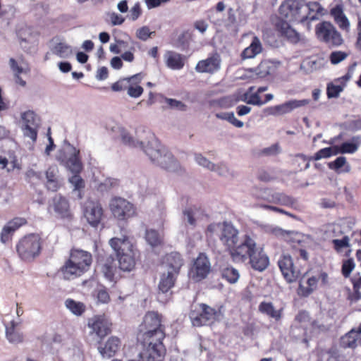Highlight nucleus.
I'll use <instances>...</instances> for the list:
<instances>
[{
    "instance_id": "f257e3e1",
    "label": "nucleus",
    "mask_w": 361,
    "mask_h": 361,
    "mask_svg": "<svg viewBox=\"0 0 361 361\" xmlns=\"http://www.w3.org/2000/svg\"><path fill=\"white\" fill-rule=\"evenodd\" d=\"M166 337L164 330H158L154 332L145 331L137 335L138 343L142 345L139 353L142 361H164L166 348L164 344Z\"/></svg>"
},
{
    "instance_id": "f03ea898",
    "label": "nucleus",
    "mask_w": 361,
    "mask_h": 361,
    "mask_svg": "<svg viewBox=\"0 0 361 361\" xmlns=\"http://www.w3.org/2000/svg\"><path fill=\"white\" fill-rule=\"evenodd\" d=\"M92 263V255L90 252L72 248L68 259L61 267L60 271L66 280H73L82 276L88 271Z\"/></svg>"
},
{
    "instance_id": "7ed1b4c3",
    "label": "nucleus",
    "mask_w": 361,
    "mask_h": 361,
    "mask_svg": "<svg viewBox=\"0 0 361 361\" xmlns=\"http://www.w3.org/2000/svg\"><path fill=\"white\" fill-rule=\"evenodd\" d=\"M238 231L227 223V246L231 259L235 262H245L257 244L247 235L243 242L238 244Z\"/></svg>"
},
{
    "instance_id": "20e7f679",
    "label": "nucleus",
    "mask_w": 361,
    "mask_h": 361,
    "mask_svg": "<svg viewBox=\"0 0 361 361\" xmlns=\"http://www.w3.org/2000/svg\"><path fill=\"white\" fill-rule=\"evenodd\" d=\"M109 244L116 252L120 269L125 271L133 270L135 266V251L128 237L113 238Z\"/></svg>"
},
{
    "instance_id": "39448f33",
    "label": "nucleus",
    "mask_w": 361,
    "mask_h": 361,
    "mask_svg": "<svg viewBox=\"0 0 361 361\" xmlns=\"http://www.w3.org/2000/svg\"><path fill=\"white\" fill-rule=\"evenodd\" d=\"M42 244V239L39 235L30 233L19 240L16 245V249L21 260L30 262L41 254Z\"/></svg>"
},
{
    "instance_id": "423d86ee",
    "label": "nucleus",
    "mask_w": 361,
    "mask_h": 361,
    "mask_svg": "<svg viewBox=\"0 0 361 361\" xmlns=\"http://www.w3.org/2000/svg\"><path fill=\"white\" fill-rule=\"evenodd\" d=\"M144 151L152 162L157 163L163 169L171 170L177 165L173 155L156 139L149 141L145 147Z\"/></svg>"
},
{
    "instance_id": "0eeeda50",
    "label": "nucleus",
    "mask_w": 361,
    "mask_h": 361,
    "mask_svg": "<svg viewBox=\"0 0 361 361\" xmlns=\"http://www.w3.org/2000/svg\"><path fill=\"white\" fill-rule=\"evenodd\" d=\"M192 325L201 326L207 325L219 317V312L209 306L201 303L193 305L189 314Z\"/></svg>"
},
{
    "instance_id": "6e6552de",
    "label": "nucleus",
    "mask_w": 361,
    "mask_h": 361,
    "mask_svg": "<svg viewBox=\"0 0 361 361\" xmlns=\"http://www.w3.org/2000/svg\"><path fill=\"white\" fill-rule=\"evenodd\" d=\"M109 209L114 218L119 221H126L136 215L134 204L121 197H114L111 199Z\"/></svg>"
},
{
    "instance_id": "1a4fd4ad",
    "label": "nucleus",
    "mask_w": 361,
    "mask_h": 361,
    "mask_svg": "<svg viewBox=\"0 0 361 361\" xmlns=\"http://www.w3.org/2000/svg\"><path fill=\"white\" fill-rule=\"evenodd\" d=\"M315 33L320 41L330 46H340L343 41L341 35L330 22L323 21L317 24Z\"/></svg>"
},
{
    "instance_id": "9d476101",
    "label": "nucleus",
    "mask_w": 361,
    "mask_h": 361,
    "mask_svg": "<svg viewBox=\"0 0 361 361\" xmlns=\"http://www.w3.org/2000/svg\"><path fill=\"white\" fill-rule=\"evenodd\" d=\"M278 265L281 274L288 283L296 281L302 274L304 268L296 261L293 262L290 255H282L279 259Z\"/></svg>"
},
{
    "instance_id": "9b49d317",
    "label": "nucleus",
    "mask_w": 361,
    "mask_h": 361,
    "mask_svg": "<svg viewBox=\"0 0 361 361\" xmlns=\"http://www.w3.org/2000/svg\"><path fill=\"white\" fill-rule=\"evenodd\" d=\"M87 326L90 329V334H94L99 340H102L110 334L112 331V323L105 315H94L90 318Z\"/></svg>"
},
{
    "instance_id": "f8f14e48",
    "label": "nucleus",
    "mask_w": 361,
    "mask_h": 361,
    "mask_svg": "<svg viewBox=\"0 0 361 361\" xmlns=\"http://www.w3.org/2000/svg\"><path fill=\"white\" fill-rule=\"evenodd\" d=\"M211 271V264L204 253H200L189 271L190 277L195 282L204 279Z\"/></svg>"
},
{
    "instance_id": "ddd939ff",
    "label": "nucleus",
    "mask_w": 361,
    "mask_h": 361,
    "mask_svg": "<svg viewBox=\"0 0 361 361\" xmlns=\"http://www.w3.org/2000/svg\"><path fill=\"white\" fill-rule=\"evenodd\" d=\"M83 215L92 227L97 228L104 219V209L99 202L88 200L85 204Z\"/></svg>"
},
{
    "instance_id": "4468645a",
    "label": "nucleus",
    "mask_w": 361,
    "mask_h": 361,
    "mask_svg": "<svg viewBox=\"0 0 361 361\" xmlns=\"http://www.w3.org/2000/svg\"><path fill=\"white\" fill-rule=\"evenodd\" d=\"M302 5L297 0H286L279 7L280 15L289 21L299 20L304 22L303 16H300Z\"/></svg>"
},
{
    "instance_id": "2eb2a0df",
    "label": "nucleus",
    "mask_w": 361,
    "mask_h": 361,
    "mask_svg": "<svg viewBox=\"0 0 361 361\" xmlns=\"http://www.w3.org/2000/svg\"><path fill=\"white\" fill-rule=\"evenodd\" d=\"M274 28L280 37L285 39L291 44H296L301 39L300 33L293 28L286 20H277Z\"/></svg>"
},
{
    "instance_id": "dca6fc26",
    "label": "nucleus",
    "mask_w": 361,
    "mask_h": 361,
    "mask_svg": "<svg viewBox=\"0 0 361 361\" xmlns=\"http://www.w3.org/2000/svg\"><path fill=\"white\" fill-rule=\"evenodd\" d=\"M158 330L165 331V326L162 324V315L154 311L147 312L143 318L139 333L145 331L154 332Z\"/></svg>"
},
{
    "instance_id": "f3484780",
    "label": "nucleus",
    "mask_w": 361,
    "mask_h": 361,
    "mask_svg": "<svg viewBox=\"0 0 361 361\" xmlns=\"http://www.w3.org/2000/svg\"><path fill=\"white\" fill-rule=\"evenodd\" d=\"M247 259H249L251 267L255 271H263L269 265V257L263 248L258 247L257 245Z\"/></svg>"
},
{
    "instance_id": "a211bd4d",
    "label": "nucleus",
    "mask_w": 361,
    "mask_h": 361,
    "mask_svg": "<svg viewBox=\"0 0 361 361\" xmlns=\"http://www.w3.org/2000/svg\"><path fill=\"white\" fill-rule=\"evenodd\" d=\"M121 345V339L117 336H111L105 342L102 340L98 341L97 350L103 357L110 358L119 350Z\"/></svg>"
},
{
    "instance_id": "6ab92c4d",
    "label": "nucleus",
    "mask_w": 361,
    "mask_h": 361,
    "mask_svg": "<svg viewBox=\"0 0 361 361\" xmlns=\"http://www.w3.org/2000/svg\"><path fill=\"white\" fill-rule=\"evenodd\" d=\"M310 100L304 99L300 100L291 99L281 104L276 105L269 108V114L277 116H282L291 112L295 109L308 105Z\"/></svg>"
},
{
    "instance_id": "aec40b11",
    "label": "nucleus",
    "mask_w": 361,
    "mask_h": 361,
    "mask_svg": "<svg viewBox=\"0 0 361 361\" xmlns=\"http://www.w3.org/2000/svg\"><path fill=\"white\" fill-rule=\"evenodd\" d=\"M49 207L53 209L57 216L61 219H71L73 215L70 210L68 200L61 195H56L51 200Z\"/></svg>"
},
{
    "instance_id": "412c9836",
    "label": "nucleus",
    "mask_w": 361,
    "mask_h": 361,
    "mask_svg": "<svg viewBox=\"0 0 361 361\" xmlns=\"http://www.w3.org/2000/svg\"><path fill=\"white\" fill-rule=\"evenodd\" d=\"M221 58L215 53L204 60L200 61L195 67V70L199 73H213L220 68Z\"/></svg>"
},
{
    "instance_id": "4be33fe9",
    "label": "nucleus",
    "mask_w": 361,
    "mask_h": 361,
    "mask_svg": "<svg viewBox=\"0 0 361 361\" xmlns=\"http://www.w3.org/2000/svg\"><path fill=\"white\" fill-rule=\"evenodd\" d=\"M255 87H250L242 95L241 100L247 104L262 106L264 104L260 97V94L268 90L267 86H262L255 91Z\"/></svg>"
},
{
    "instance_id": "5701e85b",
    "label": "nucleus",
    "mask_w": 361,
    "mask_h": 361,
    "mask_svg": "<svg viewBox=\"0 0 361 361\" xmlns=\"http://www.w3.org/2000/svg\"><path fill=\"white\" fill-rule=\"evenodd\" d=\"M59 173V169L56 166H51L46 171L45 186L48 190L56 192L62 187L63 183Z\"/></svg>"
},
{
    "instance_id": "b1692460",
    "label": "nucleus",
    "mask_w": 361,
    "mask_h": 361,
    "mask_svg": "<svg viewBox=\"0 0 361 361\" xmlns=\"http://www.w3.org/2000/svg\"><path fill=\"white\" fill-rule=\"evenodd\" d=\"M258 311L269 319H274L276 322H280L283 314V308L276 309L271 302L267 301H262L259 303Z\"/></svg>"
},
{
    "instance_id": "393cba45",
    "label": "nucleus",
    "mask_w": 361,
    "mask_h": 361,
    "mask_svg": "<svg viewBox=\"0 0 361 361\" xmlns=\"http://www.w3.org/2000/svg\"><path fill=\"white\" fill-rule=\"evenodd\" d=\"M165 63L172 70H180L184 67L185 57L177 52L168 51L165 54Z\"/></svg>"
},
{
    "instance_id": "a878e982",
    "label": "nucleus",
    "mask_w": 361,
    "mask_h": 361,
    "mask_svg": "<svg viewBox=\"0 0 361 361\" xmlns=\"http://www.w3.org/2000/svg\"><path fill=\"white\" fill-rule=\"evenodd\" d=\"M165 263L168 267V271L173 274H179L180 269L183 264V259L178 252H171L165 257Z\"/></svg>"
},
{
    "instance_id": "bb28decb",
    "label": "nucleus",
    "mask_w": 361,
    "mask_h": 361,
    "mask_svg": "<svg viewBox=\"0 0 361 361\" xmlns=\"http://www.w3.org/2000/svg\"><path fill=\"white\" fill-rule=\"evenodd\" d=\"M263 48L260 39L258 37L254 36L250 46L242 51L241 57L243 59H252L260 54Z\"/></svg>"
},
{
    "instance_id": "cd10ccee",
    "label": "nucleus",
    "mask_w": 361,
    "mask_h": 361,
    "mask_svg": "<svg viewBox=\"0 0 361 361\" xmlns=\"http://www.w3.org/2000/svg\"><path fill=\"white\" fill-rule=\"evenodd\" d=\"M63 164L72 173H80L82 164L80 159V151L74 149V152L64 161Z\"/></svg>"
},
{
    "instance_id": "c85d7f7f",
    "label": "nucleus",
    "mask_w": 361,
    "mask_h": 361,
    "mask_svg": "<svg viewBox=\"0 0 361 361\" xmlns=\"http://www.w3.org/2000/svg\"><path fill=\"white\" fill-rule=\"evenodd\" d=\"M178 274L167 271V273H164L160 278V281L158 285L159 291L162 293H168L175 285Z\"/></svg>"
},
{
    "instance_id": "c756f323",
    "label": "nucleus",
    "mask_w": 361,
    "mask_h": 361,
    "mask_svg": "<svg viewBox=\"0 0 361 361\" xmlns=\"http://www.w3.org/2000/svg\"><path fill=\"white\" fill-rule=\"evenodd\" d=\"M9 65L13 73L15 82L20 86H25L26 82L22 79L20 75L27 73L29 71V68L19 64L13 58L10 59Z\"/></svg>"
},
{
    "instance_id": "7c9ffc66",
    "label": "nucleus",
    "mask_w": 361,
    "mask_h": 361,
    "mask_svg": "<svg viewBox=\"0 0 361 361\" xmlns=\"http://www.w3.org/2000/svg\"><path fill=\"white\" fill-rule=\"evenodd\" d=\"M116 269L114 257L111 256L107 257L101 268L104 277L109 281H113L114 280Z\"/></svg>"
},
{
    "instance_id": "2f4dec72",
    "label": "nucleus",
    "mask_w": 361,
    "mask_h": 361,
    "mask_svg": "<svg viewBox=\"0 0 361 361\" xmlns=\"http://www.w3.org/2000/svg\"><path fill=\"white\" fill-rule=\"evenodd\" d=\"M17 324L14 321H11L8 326H6V338L11 343H19L23 340V334L16 329Z\"/></svg>"
},
{
    "instance_id": "473e14b6",
    "label": "nucleus",
    "mask_w": 361,
    "mask_h": 361,
    "mask_svg": "<svg viewBox=\"0 0 361 361\" xmlns=\"http://www.w3.org/2000/svg\"><path fill=\"white\" fill-rule=\"evenodd\" d=\"M206 234L210 238L216 235L219 239L223 240L226 238V221L211 224L207 227Z\"/></svg>"
},
{
    "instance_id": "72a5a7b5",
    "label": "nucleus",
    "mask_w": 361,
    "mask_h": 361,
    "mask_svg": "<svg viewBox=\"0 0 361 361\" xmlns=\"http://www.w3.org/2000/svg\"><path fill=\"white\" fill-rule=\"evenodd\" d=\"M306 7L308 9V13L306 16H303L304 21L318 19L319 16L323 14V8L318 2L310 1L307 4Z\"/></svg>"
},
{
    "instance_id": "f704fd0d",
    "label": "nucleus",
    "mask_w": 361,
    "mask_h": 361,
    "mask_svg": "<svg viewBox=\"0 0 361 361\" xmlns=\"http://www.w3.org/2000/svg\"><path fill=\"white\" fill-rule=\"evenodd\" d=\"M65 305L73 314L81 316L86 310L85 305L82 302H78L71 298L65 301Z\"/></svg>"
},
{
    "instance_id": "c9c22d12",
    "label": "nucleus",
    "mask_w": 361,
    "mask_h": 361,
    "mask_svg": "<svg viewBox=\"0 0 361 361\" xmlns=\"http://www.w3.org/2000/svg\"><path fill=\"white\" fill-rule=\"evenodd\" d=\"M52 52L60 58H68L73 54L71 47L63 42L57 43L52 49Z\"/></svg>"
},
{
    "instance_id": "e433bc0d",
    "label": "nucleus",
    "mask_w": 361,
    "mask_h": 361,
    "mask_svg": "<svg viewBox=\"0 0 361 361\" xmlns=\"http://www.w3.org/2000/svg\"><path fill=\"white\" fill-rule=\"evenodd\" d=\"M317 283L318 279L316 276L310 277L307 281V287L299 285V293L304 297H307L317 288Z\"/></svg>"
},
{
    "instance_id": "4c0bfd02",
    "label": "nucleus",
    "mask_w": 361,
    "mask_h": 361,
    "mask_svg": "<svg viewBox=\"0 0 361 361\" xmlns=\"http://www.w3.org/2000/svg\"><path fill=\"white\" fill-rule=\"evenodd\" d=\"M140 79H141V78H140V74L134 75L128 78H123L122 80H120L114 82L111 85V89H112V90L116 91V92L126 90V89H127V85L131 81L138 80V82H139L140 81Z\"/></svg>"
},
{
    "instance_id": "58836bf2",
    "label": "nucleus",
    "mask_w": 361,
    "mask_h": 361,
    "mask_svg": "<svg viewBox=\"0 0 361 361\" xmlns=\"http://www.w3.org/2000/svg\"><path fill=\"white\" fill-rule=\"evenodd\" d=\"M145 239L152 247H157L162 243V238L160 234L154 229H147L146 231Z\"/></svg>"
},
{
    "instance_id": "ea45409f",
    "label": "nucleus",
    "mask_w": 361,
    "mask_h": 361,
    "mask_svg": "<svg viewBox=\"0 0 361 361\" xmlns=\"http://www.w3.org/2000/svg\"><path fill=\"white\" fill-rule=\"evenodd\" d=\"M355 332L354 330L350 331V332L345 334L341 338V346L347 348H354L357 345V337L355 335Z\"/></svg>"
},
{
    "instance_id": "a19ab883",
    "label": "nucleus",
    "mask_w": 361,
    "mask_h": 361,
    "mask_svg": "<svg viewBox=\"0 0 361 361\" xmlns=\"http://www.w3.org/2000/svg\"><path fill=\"white\" fill-rule=\"evenodd\" d=\"M335 146V154H353L358 149V145L353 142H343L341 145Z\"/></svg>"
},
{
    "instance_id": "79ce46f5",
    "label": "nucleus",
    "mask_w": 361,
    "mask_h": 361,
    "mask_svg": "<svg viewBox=\"0 0 361 361\" xmlns=\"http://www.w3.org/2000/svg\"><path fill=\"white\" fill-rule=\"evenodd\" d=\"M335 152V146L329 147H325L323 149H319L318 152H317L314 156H312L309 157V161H318L321 159H326L329 158L333 155H336Z\"/></svg>"
},
{
    "instance_id": "37998d69",
    "label": "nucleus",
    "mask_w": 361,
    "mask_h": 361,
    "mask_svg": "<svg viewBox=\"0 0 361 361\" xmlns=\"http://www.w3.org/2000/svg\"><path fill=\"white\" fill-rule=\"evenodd\" d=\"M293 255L295 258V261L305 267L307 265L309 261L308 252L305 249H295L293 252Z\"/></svg>"
},
{
    "instance_id": "c03bdc74",
    "label": "nucleus",
    "mask_w": 361,
    "mask_h": 361,
    "mask_svg": "<svg viewBox=\"0 0 361 361\" xmlns=\"http://www.w3.org/2000/svg\"><path fill=\"white\" fill-rule=\"evenodd\" d=\"M195 161L199 165L204 168H207L210 171H217L219 169V166L212 164L206 157H203L201 154H195Z\"/></svg>"
},
{
    "instance_id": "a18cd8bd",
    "label": "nucleus",
    "mask_w": 361,
    "mask_h": 361,
    "mask_svg": "<svg viewBox=\"0 0 361 361\" xmlns=\"http://www.w3.org/2000/svg\"><path fill=\"white\" fill-rule=\"evenodd\" d=\"M25 179L30 184H37L42 179V173L39 171L30 169L25 173Z\"/></svg>"
},
{
    "instance_id": "49530a36",
    "label": "nucleus",
    "mask_w": 361,
    "mask_h": 361,
    "mask_svg": "<svg viewBox=\"0 0 361 361\" xmlns=\"http://www.w3.org/2000/svg\"><path fill=\"white\" fill-rule=\"evenodd\" d=\"M343 90V87L340 85H334L333 82H330L327 85L326 94L327 97L337 98L340 93Z\"/></svg>"
},
{
    "instance_id": "de8ad7c7",
    "label": "nucleus",
    "mask_w": 361,
    "mask_h": 361,
    "mask_svg": "<svg viewBox=\"0 0 361 361\" xmlns=\"http://www.w3.org/2000/svg\"><path fill=\"white\" fill-rule=\"evenodd\" d=\"M22 119L25 126H38L37 115L32 111L24 112L22 115Z\"/></svg>"
},
{
    "instance_id": "09e8293b",
    "label": "nucleus",
    "mask_w": 361,
    "mask_h": 361,
    "mask_svg": "<svg viewBox=\"0 0 361 361\" xmlns=\"http://www.w3.org/2000/svg\"><path fill=\"white\" fill-rule=\"evenodd\" d=\"M133 82L131 81L127 85V92L131 97L137 98L142 95L144 90L140 85L133 84Z\"/></svg>"
},
{
    "instance_id": "8fccbe9b",
    "label": "nucleus",
    "mask_w": 361,
    "mask_h": 361,
    "mask_svg": "<svg viewBox=\"0 0 361 361\" xmlns=\"http://www.w3.org/2000/svg\"><path fill=\"white\" fill-rule=\"evenodd\" d=\"M355 264L352 258L344 260L341 267V273L345 278L350 276L351 272L354 269Z\"/></svg>"
},
{
    "instance_id": "3c124183",
    "label": "nucleus",
    "mask_w": 361,
    "mask_h": 361,
    "mask_svg": "<svg viewBox=\"0 0 361 361\" xmlns=\"http://www.w3.org/2000/svg\"><path fill=\"white\" fill-rule=\"evenodd\" d=\"M348 54L342 51H332L329 55V60L331 64L336 65L345 60Z\"/></svg>"
},
{
    "instance_id": "603ef678",
    "label": "nucleus",
    "mask_w": 361,
    "mask_h": 361,
    "mask_svg": "<svg viewBox=\"0 0 361 361\" xmlns=\"http://www.w3.org/2000/svg\"><path fill=\"white\" fill-rule=\"evenodd\" d=\"M350 239L348 236L345 235L341 239H334L332 243L334 248L336 252H340L343 247H350Z\"/></svg>"
},
{
    "instance_id": "864d4df0",
    "label": "nucleus",
    "mask_w": 361,
    "mask_h": 361,
    "mask_svg": "<svg viewBox=\"0 0 361 361\" xmlns=\"http://www.w3.org/2000/svg\"><path fill=\"white\" fill-rule=\"evenodd\" d=\"M69 182L74 186L75 190H80L85 186V181L80 176V173H73L69 178Z\"/></svg>"
},
{
    "instance_id": "5fc2aeb1",
    "label": "nucleus",
    "mask_w": 361,
    "mask_h": 361,
    "mask_svg": "<svg viewBox=\"0 0 361 361\" xmlns=\"http://www.w3.org/2000/svg\"><path fill=\"white\" fill-rule=\"evenodd\" d=\"M154 32H151L149 27L142 26L137 30L136 31V37L142 41H146L149 37H151L152 35L154 34Z\"/></svg>"
},
{
    "instance_id": "6e6d98bb",
    "label": "nucleus",
    "mask_w": 361,
    "mask_h": 361,
    "mask_svg": "<svg viewBox=\"0 0 361 361\" xmlns=\"http://www.w3.org/2000/svg\"><path fill=\"white\" fill-rule=\"evenodd\" d=\"M95 296L101 303H108L110 301L109 294L105 288L97 289L95 291Z\"/></svg>"
},
{
    "instance_id": "4d7b16f0",
    "label": "nucleus",
    "mask_w": 361,
    "mask_h": 361,
    "mask_svg": "<svg viewBox=\"0 0 361 361\" xmlns=\"http://www.w3.org/2000/svg\"><path fill=\"white\" fill-rule=\"evenodd\" d=\"M165 102L171 109H176L180 111L186 110V105L180 101H178L175 99L166 98Z\"/></svg>"
},
{
    "instance_id": "13d9d810",
    "label": "nucleus",
    "mask_w": 361,
    "mask_h": 361,
    "mask_svg": "<svg viewBox=\"0 0 361 361\" xmlns=\"http://www.w3.org/2000/svg\"><path fill=\"white\" fill-rule=\"evenodd\" d=\"M346 164L345 157H338L334 161L329 162L328 166L330 169L338 171Z\"/></svg>"
},
{
    "instance_id": "bf43d9fd",
    "label": "nucleus",
    "mask_w": 361,
    "mask_h": 361,
    "mask_svg": "<svg viewBox=\"0 0 361 361\" xmlns=\"http://www.w3.org/2000/svg\"><path fill=\"white\" fill-rule=\"evenodd\" d=\"M38 126H25L23 128L24 135L35 141L37 137Z\"/></svg>"
},
{
    "instance_id": "052dcab7",
    "label": "nucleus",
    "mask_w": 361,
    "mask_h": 361,
    "mask_svg": "<svg viewBox=\"0 0 361 361\" xmlns=\"http://www.w3.org/2000/svg\"><path fill=\"white\" fill-rule=\"evenodd\" d=\"M334 22L338 25L339 28L345 32L350 31V24L349 20L346 17V16H343V17L338 18L334 20Z\"/></svg>"
},
{
    "instance_id": "680f3d73",
    "label": "nucleus",
    "mask_w": 361,
    "mask_h": 361,
    "mask_svg": "<svg viewBox=\"0 0 361 361\" xmlns=\"http://www.w3.org/2000/svg\"><path fill=\"white\" fill-rule=\"evenodd\" d=\"M238 271L233 267H227V281L231 283H235L239 279Z\"/></svg>"
},
{
    "instance_id": "e2e57ef3",
    "label": "nucleus",
    "mask_w": 361,
    "mask_h": 361,
    "mask_svg": "<svg viewBox=\"0 0 361 361\" xmlns=\"http://www.w3.org/2000/svg\"><path fill=\"white\" fill-rule=\"evenodd\" d=\"M183 214L186 217L187 221L190 225L192 226L196 225V219L195 218V212L192 208L190 207L185 209L183 211Z\"/></svg>"
},
{
    "instance_id": "0e129e2a",
    "label": "nucleus",
    "mask_w": 361,
    "mask_h": 361,
    "mask_svg": "<svg viewBox=\"0 0 361 361\" xmlns=\"http://www.w3.org/2000/svg\"><path fill=\"white\" fill-rule=\"evenodd\" d=\"M330 14L334 20L345 16L342 5L338 4L333 7L330 11Z\"/></svg>"
},
{
    "instance_id": "69168bd1",
    "label": "nucleus",
    "mask_w": 361,
    "mask_h": 361,
    "mask_svg": "<svg viewBox=\"0 0 361 361\" xmlns=\"http://www.w3.org/2000/svg\"><path fill=\"white\" fill-rule=\"evenodd\" d=\"M227 121L236 128H242L244 125L243 121L236 118L233 112L227 113Z\"/></svg>"
},
{
    "instance_id": "338daca9",
    "label": "nucleus",
    "mask_w": 361,
    "mask_h": 361,
    "mask_svg": "<svg viewBox=\"0 0 361 361\" xmlns=\"http://www.w3.org/2000/svg\"><path fill=\"white\" fill-rule=\"evenodd\" d=\"M357 37L355 42V47L357 49L361 51V18H358L357 23Z\"/></svg>"
},
{
    "instance_id": "774afa93",
    "label": "nucleus",
    "mask_w": 361,
    "mask_h": 361,
    "mask_svg": "<svg viewBox=\"0 0 361 361\" xmlns=\"http://www.w3.org/2000/svg\"><path fill=\"white\" fill-rule=\"evenodd\" d=\"M142 10L139 3H136L130 10V16L133 20H137L141 15Z\"/></svg>"
}]
</instances>
